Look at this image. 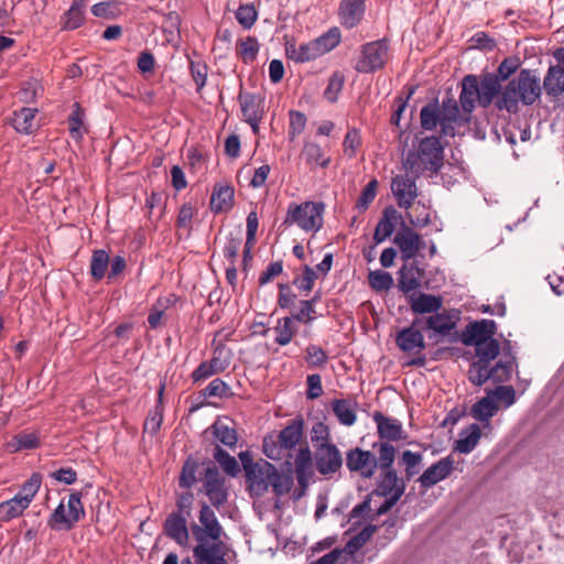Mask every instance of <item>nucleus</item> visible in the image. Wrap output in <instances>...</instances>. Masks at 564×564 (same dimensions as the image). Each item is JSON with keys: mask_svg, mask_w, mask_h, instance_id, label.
Returning a JSON list of instances; mask_svg holds the SVG:
<instances>
[{"mask_svg": "<svg viewBox=\"0 0 564 564\" xmlns=\"http://www.w3.org/2000/svg\"><path fill=\"white\" fill-rule=\"evenodd\" d=\"M361 145V137L357 129H349L344 139V152L347 156L352 158L357 149Z\"/></svg>", "mask_w": 564, "mask_h": 564, "instance_id": "obj_62", "label": "nucleus"}, {"mask_svg": "<svg viewBox=\"0 0 564 564\" xmlns=\"http://www.w3.org/2000/svg\"><path fill=\"white\" fill-rule=\"evenodd\" d=\"M454 457L448 455L441 458L437 463L431 465L420 477L419 482L422 488L429 489L437 482L446 479L454 469Z\"/></svg>", "mask_w": 564, "mask_h": 564, "instance_id": "obj_17", "label": "nucleus"}, {"mask_svg": "<svg viewBox=\"0 0 564 564\" xmlns=\"http://www.w3.org/2000/svg\"><path fill=\"white\" fill-rule=\"evenodd\" d=\"M234 188L228 185L216 187L210 197V208L215 213L228 210L232 205Z\"/></svg>", "mask_w": 564, "mask_h": 564, "instance_id": "obj_36", "label": "nucleus"}, {"mask_svg": "<svg viewBox=\"0 0 564 564\" xmlns=\"http://www.w3.org/2000/svg\"><path fill=\"white\" fill-rule=\"evenodd\" d=\"M420 120L421 127L427 131L435 130L437 126L441 127L440 105L436 101L425 105L421 109Z\"/></svg>", "mask_w": 564, "mask_h": 564, "instance_id": "obj_41", "label": "nucleus"}, {"mask_svg": "<svg viewBox=\"0 0 564 564\" xmlns=\"http://www.w3.org/2000/svg\"><path fill=\"white\" fill-rule=\"evenodd\" d=\"M332 410L340 424L351 426L356 423L355 408L349 400L336 399L332 402Z\"/></svg>", "mask_w": 564, "mask_h": 564, "instance_id": "obj_37", "label": "nucleus"}, {"mask_svg": "<svg viewBox=\"0 0 564 564\" xmlns=\"http://www.w3.org/2000/svg\"><path fill=\"white\" fill-rule=\"evenodd\" d=\"M164 533L182 547L189 544L187 518L178 513H170L164 522Z\"/></svg>", "mask_w": 564, "mask_h": 564, "instance_id": "obj_20", "label": "nucleus"}, {"mask_svg": "<svg viewBox=\"0 0 564 564\" xmlns=\"http://www.w3.org/2000/svg\"><path fill=\"white\" fill-rule=\"evenodd\" d=\"M42 485V475L33 473L23 482L18 494L12 498L0 502V522H9L23 514L30 507Z\"/></svg>", "mask_w": 564, "mask_h": 564, "instance_id": "obj_6", "label": "nucleus"}, {"mask_svg": "<svg viewBox=\"0 0 564 564\" xmlns=\"http://www.w3.org/2000/svg\"><path fill=\"white\" fill-rule=\"evenodd\" d=\"M346 465L350 471H359L365 478H371L378 468L375 454L358 447L347 452Z\"/></svg>", "mask_w": 564, "mask_h": 564, "instance_id": "obj_14", "label": "nucleus"}, {"mask_svg": "<svg viewBox=\"0 0 564 564\" xmlns=\"http://www.w3.org/2000/svg\"><path fill=\"white\" fill-rule=\"evenodd\" d=\"M86 0H73L70 8L62 17L64 30H76L85 21Z\"/></svg>", "mask_w": 564, "mask_h": 564, "instance_id": "obj_30", "label": "nucleus"}, {"mask_svg": "<svg viewBox=\"0 0 564 564\" xmlns=\"http://www.w3.org/2000/svg\"><path fill=\"white\" fill-rule=\"evenodd\" d=\"M500 352V346L497 339L487 340L485 344L475 346L476 360L491 364Z\"/></svg>", "mask_w": 564, "mask_h": 564, "instance_id": "obj_45", "label": "nucleus"}, {"mask_svg": "<svg viewBox=\"0 0 564 564\" xmlns=\"http://www.w3.org/2000/svg\"><path fill=\"white\" fill-rule=\"evenodd\" d=\"M239 458L252 497L263 496L270 487L279 497L291 490L293 486L292 471L281 474L275 466L267 460L253 462L248 452H241Z\"/></svg>", "mask_w": 564, "mask_h": 564, "instance_id": "obj_3", "label": "nucleus"}, {"mask_svg": "<svg viewBox=\"0 0 564 564\" xmlns=\"http://www.w3.org/2000/svg\"><path fill=\"white\" fill-rule=\"evenodd\" d=\"M275 332V341L279 345H288L293 337V330H292V319L291 318H283L278 322V325L274 328Z\"/></svg>", "mask_w": 564, "mask_h": 564, "instance_id": "obj_59", "label": "nucleus"}, {"mask_svg": "<svg viewBox=\"0 0 564 564\" xmlns=\"http://www.w3.org/2000/svg\"><path fill=\"white\" fill-rule=\"evenodd\" d=\"M348 553L340 549H334L329 553L319 557V564H346L350 561Z\"/></svg>", "mask_w": 564, "mask_h": 564, "instance_id": "obj_64", "label": "nucleus"}, {"mask_svg": "<svg viewBox=\"0 0 564 564\" xmlns=\"http://www.w3.org/2000/svg\"><path fill=\"white\" fill-rule=\"evenodd\" d=\"M422 458L421 453H413L411 451H404L402 453L401 462L405 465V477L408 480L419 473V465Z\"/></svg>", "mask_w": 564, "mask_h": 564, "instance_id": "obj_55", "label": "nucleus"}, {"mask_svg": "<svg viewBox=\"0 0 564 564\" xmlns=\"http://www.w3.org/2000/svg\"><path fill=\"white\" fill-rule=\"evenodd\" d=\"M372 419L377 425V432L380 440L397 442L406 437L402 423L399 420L386 416L379 411L373 413Z\"/></svg>", "mask_w": 564, "mask_h": 564, "instance_id": "obj_18", "label": "nucleus"}, {"mask_svg": "<svg viewBox=\"0 0 564 564\" xmlns=\"http://www.w3.org/2000/svg\"><path fill=\"white\" fill-rule=\"evenodd\" d=\"M48 525L53 530H69L74 525L69 519V516H67V511L65 509V505L62 501L54 512L51 514L48 519Z\"/></svg>", "mask_w": 564, "mask_h": 564, "instance_id": "obj_50", "label": "nucleus"}, {"mask_svg": "<svg viewBox=\"0 0 564 564\" xmlns=\"http://www.w3.org/2000/svg\"><path fill=\"white\" fill-rule=\"evenodd\" d=\"M441 135L455 137L456 127L469 122L470 117L460 113L458 102L453 98H444L440 106Z\"/></svg>", "mask_w": 564, "mask_h": 564, "instance_id": "obj_10", "label": "nucleus"}, {"mask_svg": "<svg viewBox=\"0 0 564 564\" xmlns=\"http://www.w3.org/2000/svg\"><path fill=\"white\" fill-rule=\"evenodd\" d=\"M513 362L514 357L512 356L506 360L500 359L495 364V366L475 360L469 366L468 379L474 386L477 387H481L488 380L501 383L506 382L511 377Z\"/></svg>", "mask_w": 564, "mask_h": 564, "instance_id": "obj_7", "label": "nucleus"}, {"mask_svg": "<svg viewBox=\"0 0 564 564\" xmlns=\"http://www.w3.org/2000/svg\"><path fill=\"white\" fill-rule=\"evenodd\" d=\"M459 314L457 310H443L426 317L424 323L426 328L445 336L456 327Z\"/></svg>", "mask_w": 564, "mask_h": 564, "instance_id": "obj_19", "label": "nucleus"}, {"mask_svg": "<svg viewBox=\"0 0 564 564\" xmlns=\"http://www.w3.org/2000/svg\"><path fill=\"white\" fill-rule=\"evenodd\" d=\"M343 466V457L334 444H319V474L329 475L338 471Z\"/></svg>", "mask_w": 564, "mask_h": 564, "instance_id": "obj_22", "label": "nucleus"}, {"mask_svg": "<svg viewBox=\"0 0 564 564\" xmlns=\"http://www.w3.org/2000/svg\"><path fill=\"white\" fill-rule=\"evenodd\" d=\"M399 219H401V215L393 206H388L383 209L382 217L377 224L373 234L376 243H381L393 234Z\"/></svg>", "mask_w": 564, "mask_h": 564, "instance_id": "obj_26", "label": "nucleus"}, {"mask_svg": "<svg viewBox=\"0 0 564 564\" xmlns=\"http://www.w3.org/2000/svg\"><path fill=\"white\" fill-rule=\"evenodd\" d=\"M258 53L259 42L256 37L247 36L237 42V55L245 64L252 63L257 58Z\"/></svg>", "mask_w": 564, "mask_h": 564, "instance_id": "obj_42", "label": "nucleus"}, {"mask_svg": "<svg viewBox=\"0 0 564 564\" xmlns=\"http://www.w3.org/2000/svg\"><path fill=\"white\" fill-rule=\"evenodd\" d=\"M378 181L371 180L361 191V194L356 203V207L360 210H366L373 202L377 195Z\"/></svg>", "mask_w": 564, "mask_h": 564, "instance_id": "obj_60", "label": "nucleus"}, {"mask_svg": "<svg viewBox=\"0 0 564 564\" xmlns=\"http://www.w3.org/2000/svg\"><path fill=\"white\" fill-rule=\"evenodd\" d=\"M420 286V279L415 275L413 269L403 268L400 270L399 289L404 292H411Z\"/></svg>", "mask_w": 564, "mask_h": 564, "instance_id": "obj_57", "label": "nucleus"}, {"mask_svg": "<svg viewBox=\"0 0 564 564\" xmlns=\"http://www.w3.org/2000/svg\"><path fill=\"white\" fill-rule=\"evenodd\" d=\"M204 491L215 508L223 506L228 498L225 480L215 467H208L204 475Z\"/></svg>", "mask_w": 564, "mask_h": 564, "instance_id": "obj_15", "label": "nucleus"}, {"mask_svg": "<svg viewBox=\"0 0 564 564\" xmlns=\"http://www.w3.org/2000/svg\"><path fill=\"white\" fill-rule=\"evenodd\" d=\"M479 105V90L477 88V76L466 75L462 80V91L459 94V106L465 115L470 117L471 112Z\"/></svg>", "mask_w": 564, "mask_h": 564, "instance_id": "obj_21", "label": "nucleus"}, {"mask_svg": "<svg viewBox=\"0 0 564 564\" xmlns=\"http://www.w3.org/2000/svg\"><path fill=\"white\" fill-rule=\"evenodd\" d=\"M345 80V75L341 72L336 70L333 73L324 90V99L330 104L337 101L338 96L344 88Z\"/></svg>", "mask_w": 564, "mask_h": 564, "instance_id": "obj_46", "label": "nucleus"}, {"mask_svg": "<svg viewBox=\"0 0 564 564\" xmlns=\"http://www.w3.org/2000/svg\"><path fill=\"white\" fill-rule=\"evenodd\" d=\"M230 351L225 346H217L213 351V357L208 361H203L192 373L194 382H199L209 377L225 371L230 365Z\"/></svg>", "mask_w": 564, "mask_h": 564, "instance_id": "obj_12", "label": "nucleus"}, {"mask_svg": "<svg viewBox=\"0 0 564 564\" xmlns=\"http://www.w3.org/2000/svg\"><path fill=\"white\" fill-rule=\"evenodd\" d=\"M444 162V147L440 138L430 135L423 138L415 150H410L402 164L406 172L420 177L425 171L437 173Z\"/></svg>", "mask_w": 564, "mask_h": 564, "instance_id": "obj_5", "label": "nucleus"}, {"mask_svg": "<svg viewBox=\"0 0 564 564\" xmlns=\"http://www.w3.org/2000/svg\"><path fill=\"white\" fill-rule=\"evenodd\" d=\"M496 323L491 319H481L469 323L462 333V341L466 346H477L487 340L495 339Z\"/></svg>", "mask_w": 564, "mask_h": 564, "instance_id": "obj_13", "label": "nucleus"}, {"mask_svg": "<svg viewBox=\"0 0 564 564\" xmlns=\"http://www.w3.org/2000/svg\"><path fill=\"white\" fill-rule=\"evenodd\" d=\"M481 430L477 424H470L459 434V438L455 442V451L462 454H469L479 443Z\"/></svg>", "mask_w": 564, "mask_h": 564, "instance_id": "obj_32", "label": "nucleus"}, {"mask_svg": "<svg viewBox=\"0 0 564 564\" xmlns=\"http://www.w3.org/2000/svg\"><path fill=\"white\" fill-rule=\"evenodd\" d=\"M368 279L370 286L377 292L388 291L393 284L392 275L386 271H371Z\"/></svg>", "mask_w": 564, "mask_h": 564, "instance_id": "obj_53", "label": "nucleus"}, {"mask_svg": "<svg viewBox=\"0 0 564 564\" xmlns=\"http://www.w3.org/2000/svg\"><path fill=\"white\" fill-rule=\"evenodd\" d=\"M317 54V40L308 43H301L300 45L290 44L286 46V55L297 62L305 63L314 59Z\"/></svg>", "mask_w": 564, "mask_h": 564, "instance_id": "obj_34", "label": "nucleus"}, {"mask_svg": "<svg viewBox=\"0 0 564 564\" xmlns=\"http://www.w3.org/2000/svg\"><path fill=\"white\" fill-rule=\"evenodd\" d=\"M541 94L542 86L536 72L523 68L503 87L495 101V107L498 110L517 113L519 111V104L532 106L540 99Z\"/></svg>", "mask_w": 564, "mask_h": 564, "instance_id": "obj_4", "label": "nucleus"}, {"mask_svg": "<svg viewBox=\"0 0 564 564\" xmlns=\"http://www.w3.org/2000/svg\"><path fill=\"white\" fill-rule=\"evenodd\" d=\"M80 498L82 495L80 492L77 491L72 492L68 497L66 511L67 516H69L73 525H75V523H77L85 514Z\"/></svg>", "mask_w": 564, "mask_h": 564, "instance_id": "obj_54", "label": "nucleus"}, {"mask_svg": "<svg viewBox=\"0 0 564 564\" xmlns=\"http://www.w3.org/2000/svg\"><path fill=\"white\" fill-rule=\"evenodd\" d=\"M365 13V0H343L339 7L340 23L346 29L359 24Z\"/></svg>", "mask_w": 564, "mask_h": 564, "instance_id": "obj_25", "label": "nucleus"}, {"mask_svg": "<svg viewBox=\"0 0 564 564\" xmlns=\"http://www.w3.org/2000/svg\"><path fill=\"white\" fill-rule=\"evenodd\" d=\"M520 64L517 58H505L498 66L497 73L494 76L497 77L498 82L501 84L505 80H508L519 68Z\"/></svg>", "mask_w": 564, "mask_h": 564, "instance_id": "obj_61", "label": "nucleus"}, {"mask_svg": "<svg viewBox=\"0 0 564 564\" xmlns=\"http://www.w3.org/2000/svg\"><path fill=\"white\" fill-rule=\"evenodd\" d=\"M499 411V404L487 393L486 397L478 400L470 409V415L480 422L489 423L490 419Z\"/></svg>", "mask_w": 564, "mask_h": 564, "instance_id": "obj_31", "label": "nucleus"}, {"mask_svg": "<svg viewBox=\"0 0 564 564\" xmlns=\"http://www.w3.org/2000/svg\"><path fill=\"white\" fill-rule=\"evenodd\" d=\"M36 113L37 110L34 108H22L15 111L12 120L14 129L21 133H31L35 128Z\"/></svg>", "mask_w": 564, "mask_h": 564, "instance_id": "obj_38", "label": "nucleus"}, {"mask_svg": "<svg viewBox=\"0 0 564 564\" xmlns=\"http://www.w3.org/2000/svg\"><path fill=\"white\" fill-rule=\"evenodd\" d=\"M304 420L301 416L292 420L278 434H271L263 440V453L272 459L282 462L288 471L294 467L299 485L304 490L312 477V454L310 448L301 445Z\"/></svg>", "mask_w": 564, "mask_h": 564, "instance_id": "obj_1", "label": "nucleus"}, {"mask_svg": "<svg viewBox=\"0 0 564 564\" xmlns=\"http://www.w3.org/2000/svg\"><path fill=\"white\" fill-rule=\"evenodd\" d=\"M443 297L434 294L420 293L411 296L410 307L414 314H434L442 308Z\"/></svg>", "mask_w": 564, "mask_h": 564, "instance_id": "obj_27", "label": "nucleus"}, {"mask_svg": "<svg viewBox=\"0 0 564 564\" xmlns=\"http://www.w3.org/2000/svg\"><path fill=\"white\" fill-rule=\"evenodd\" d=\"M419 325H422V319L416 318L411 326L402 328L395 335V344L400 350L416 355L405 364L409 367H423L426 364V358L422 355L425 349V340L422 332L416 327Z\"/></svg>", "mask_w": 564, "mask_h": 564, "instance_id": "obj_8", "label": "nucleus"}, {"mask_svg": "<svg viewBox=\"0 0 564 564\" xmlns=\"http://www.w3.org/2000/svg\"><path fill=\"white\" fill-rule=\"evenodd\" d=\"M383 475L382 479L378 484L377 489L373 491V494L378 496H392L394 492L403 486L405 488V484L402 479H399L397 471L392 468L389 469H381Z\"/></svg>", "mask_w": 564, "mask_h": 564, "instance_id": "obj_33", "label": "nucleus"}, {"mask_svg": "<svg viewBox=\"0 0 564 564\" xmlns=\"http://www.w3.org/2000/svg\"><path fill=\"white\" fill-rule=\"evenodd\" d=\"M257 17L258 13L252 4H241L236 11V19L245 29H251Z\"/></svg>", "mask_w": 564, "mask_h": 564, "instance_id": "obj_58", "label": "nucleus"}, {"mask_svg": "<svg viewBox=\"0 0 564 564\" xmlns=\"http://www.w3.org/2000/svg\"><path fill=\"white\" fill-rule=\"evenodd\" d=\"M543 88L549 97L558 98L564 93V68L560 65L550 66L543 79Z\"/></svg>", "mask_w": 564, "mask_h": 564, "instance_id": "obj_28", "label": "nucleus"}, {"mask_svg": "<svg viewBox=\"0 0 564 564\" xmlns=\"http://www.w3.org/2000/svg\"><path fill=\"white\" fill-rule=\"evenodd\" d=\"M199 523L191 527L192 534L197 542L193 554L197 564H227L225 557L228 553L227 544L221 540L225 535L214 510L203 503L199 516Z\"/></svg>", "mask_w": 564, "mask_h": 564, "instance_id": "obj_2", "label": "nucleus"}, {"mask_svg": "<svg viewBox=\"0 0 564 564\" xmlns=\"http://www.w3.org/2000/svg\"><path fill=\"white\" fill-rule=\"evenodd\" d=\"M110 263V257L104 249H98L93 252L90 260V274L96 281L105 278L107 268Z\"/></svg>", "mask_w": 564, "mask_h": 564, "instance_id": "obj_40", "label": "nucleus"}, {"mask_svg": "<svg viewBox=\"0 0 564 564\" xmlns=\"http://www.w3.org/2000/svg\"><path fill=\"white\" fill-rule=\"evenodd\" d=\"M373 449L378 451L379 457L377 458L378 467L380 469L392 468L395 457V447L389 442H379L373 444Z\"/></svg>", "mask_w": 564, "mask_h": 564, "instance_id": "obj_47", "label": "nucleus"}, {"mask_svg": "<svg viewBox=\"0 0 564 564\" xmlns=\"http://www.w3.org/2000/svg\"><path fill=\"white\" fill-rule=\"evenodd\" d=\"M376 530V525L368 524L352 536L345 546V551L348 555L351 557L357 551H359L371 539Z\"/></svg>", "mask_w": 564, "mask_h": 564, "instance_id": "obj_43", "label": "nucleus"}, {"mask_svg": "<svg viewBox=\"0 0 564 564\" xmlns=\"http://www.w3.org/2000/svg\"><path fill=\"white\" fill-rule=\"evenodd\" d=\"M315 299L316 296H314L312 301H300L299 305L294 307V311L292 313L293 318L304 323L313 321V301Z\"/></svg>", "mask_w": 564, "mask_h": 564, "instance_id": "obj_63", "label": "nucleus"}, {"mask_svg": "<svg viewBox=\"0 0 564 564\" xmlns=\"http://www.w3.org/2000/svg\"><path fill=\"white\" fill-rule=\"evenodd\" d=\"M198 464L192 458H187L182 467L178 484L182 488L189 489L196 482V471Z\"/></svg>", "mask_w": 564, "mask_h": 564, "instance_id": "obj_52", "label": "nucleus"}, {"mask_svg": "<svg viewBox=\"0 0 564 564\" xmlns=\"http://www.w3.org/2000/svg\"><path fill=\"white\" fill-rule=\"evenodd\" d=\"M394 243L401 250L402 257L404 259H411L415 257L421 249L422 239L420 235L413 231L411 228L404 227L395 235Z\"/></svg>", "mask_w": 564, "mask_h": 564, "instance_id": "obj_24", "label": "nucleus"}, {"mask_svg": "<svg viewBox=\"0 0 564 564\" xmlns=\"http://www.w3.org/2000/svg\"><path fill=\"white\" fill-rule=\"evenodd\" d=\"M91 13L97 18L116 19L121 14V3L117 0H108L94 4Z\"/></svg>", "mask_w": 564, "mask_h": 564, "instance_id": "obj_44", "label": "nucleus"}, {"mask_svg": "<svg viewBox=\"0 0 564 564\" xmlns=\"http://www.w3.org/2000/svg\"><path fill=\"white\" fill-rule=\"evenodd\" d=\"M341 42V31L338 26H333L319 35V55L333 51Z\"/></svg>", "mask_w": 564, "mask_h": 564, "instance_id": "obj_49", "label": "nucleus"}, {"mask_svg": "<svg viewBox=\"0 0 564 564\" xmlns=\"http://www.w3.org/2000/svg\"><path fill=\"white\" fill-rule=\"evenodd\" d=\"M416 176L413 174H399L391 181V192L400 208L409 210L413 207L415 198L419 196Z\"/></svg>", "mask_w": 564, "mask_h": 564, "instance_id": "obj_11", "label": "nucleus"}, {"mask_svg": "<svg viewBox=\"0 0 564 564\" xmlns=\"http://www.w3.org/2000/svg\"><path fill=\"white\" fill-rule=\"evenodd\" d=\"M487 392L497 404L501 403L503 408H509L516 402V390L512 386H498Z\"/></svg>", "mask_w": 564, "mask_h": 564, "instance_id": "obj_51", "label": "nucleus"}, {"mask_svg": "<svg viewBox=\"0 0 564 564\" xmlns=\"http://www.w3.org/2000/svg\"><path fill=\"white\" fill-rule=\"evenodd\" d=\"M389 43L386 39L366 43L361 46L360 57L355 69L358 73L369 74L381 69L388 61Z\"/></svg>", "mask_w": 564, "mask_h": 564, "instance_id": "obj_9", "label": "nucleus"}, {"mask_svg": "<svg viewBox=\"0 0 564 564\" xmlns=\"http://www.w3.org/2000/svg\"><path fill=\"white\" fill-rule=\"evenodd\" d=\"M479 90V106L488 108L501 94L503 87L494 74H486L480 80L477 79Z\"/></svg>", "mask_w": 564, "mask_h": 564, "instance_id": "obj_23", "label": "nucleus"}, {"mask_svg": "<svg viewBox=\"0 0 564 564\" xmlns=\"http://www.w3.org/2000/svg\"><path fill=\"white\" fill-rule=\"evenodd\" d=\"M240 105L243 117L253 129H256L261 120L259 111V99L252 94L240 95Z\"/></svg>", "mask_w": 564, "mask_h": 564, "instance_id": "obj_35", "label": "nucleus"}, {"mask_svg": "<svg viewBox=\"0 0 564 564\" xmlns=\"http://www.w3.org/2000/svg\"><path fill=\"white\" fill-rule=\"evenodd\" d=\"M317 217V203L305 202L301 205H290L285 223L296 224L304 230H312L315 227Z\"/></svg>", "mask_w": 564, "mask_h": 564, "instance_id": "obj_16", "label": "nucleus"}, {"mask_svg": "<svg viewBox=\"0 0 564 564\" xmlns=\"http://www.w3.org/2000/svg\"><path fill=\"white\" fill-rule=\"evenodd\" d=\"M214 438L228 447H235L238 442L237 432L228 419H217L210 426Z\"/></svg>", "mask_w": 564, "mask_h": 564, "instance_id": "obj_29", "label": "nucleus"}, {"mask_svg": "<svg viewBox=\"0 0 564 564\" xmlns=\"http://www.w3.org/2000/svg\"><path fill=\"white\" fill-rule=\"evenodd\" d=\"M40 445V437L36 433L31 432H22L12 437L11 441L8 442L7 448L11 453L20 452L23 449H33Z\"/></svg>", "mask_w": 564, "mask_h": 564, "instance_id": "obj_39", "label": "nucleus"}, {"mask_svg": "<svg viewBox=\"0 0 564 564\" xmlns=\"http://www.w3.org/2000/svg\"><path fill=\"white\" fill-rule=\"evenodd\" d=\"M213 456L225 473H227L230 476L237 475V473L239 471V466L236 458L229 455L218 444L215 446Z\"/></svg>", "mask_w": 564, "mask_h": 564, "instance_id": "obj_48", "label": "nucleus"}, {"mask_svg": "<svg viewBox=\"0 0 564 564\" xmlns=\"http://www.w3.org/2000/svg\"><path fill=\"white\" fill-rule=\"evenodd\" d=\"M171 303V299L169 297H160L151 307L150 314L148 316V323L151 328H158L161 325V319L164 314V311Z\"/></svg>", "mask_w": 564, "mask_h": 564, "instance_id": "obj_56", "label": "nucleus"}]
</instances>
